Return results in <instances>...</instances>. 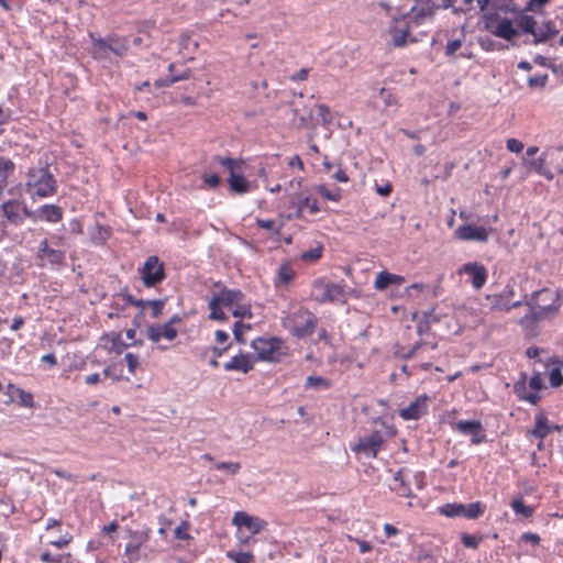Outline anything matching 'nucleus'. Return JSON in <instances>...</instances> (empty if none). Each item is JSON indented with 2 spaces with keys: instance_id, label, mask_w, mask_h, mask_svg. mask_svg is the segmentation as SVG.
Returning a JSON list of instances; mask_svg holds the SVG:
<instances>
[{
  "instance_id": "f257e3e1",
  "label": "nucleus",
  "mask_w": 563,
  "mask_h": 563,
  "mask_svg": "<svg viewBox=\"0 0 563 563\" xmlns=\"http://www.w3.org/2000/svg\"><path fill=\"white\" fill-rule=\"evenodd\" d=\"M25 190L32 199L46 198L57 190V181L48 167H33L27 173Z\"/></svg>"
},
{
  "instance_id": "f03ea898",
  "label": "nucleus",
  "mask_w": 563,
  "mask_h": 563,
  "mask_svg": "<svg viewBox=\"0 0 563 563\" xmlns=\"http://www.w3.org/2000/svg\"><path fill=\"white\" fill-rule=\"evenodd\" d=\"M283 323L294 336L305 339L314 332L318 318L309 310L299 308L288 314Z\"/></svg>"
},
{
  "instance_id": "7ed1b4c3",
  "label": "nucleus",
  "mask_w": 563,
  "mask_h": 563,
  "mask_svg": "<svg viewBox=\"0 0 563 563\" xmlns=\"http://www.w3.org/2000/svg\"><path fill=\"white\" fill-rule=\"evenodd\" d=\"M559 294L555 290L543 288L533 294L532 298L527 301L534 320H542L558 311L556 303Z\"/></svg>"
},
{
  "instance_id": "20e7f679",
  "label": "nucleus",
  "mask_w": 563,
  "mask_h": 563,
  "mask_svg": "<svg viewBox=\"0 0 563 563\" xmlns=\"http://www.w3.org/2000/svg\"><path fill=\"white\" fill-rule=\"evenodd\" d=\"M251 345L261 361L277 362L283 355L284 342L279 338H257Z\"/></svg>"
},
{
  "instance_id": "39448f33",
  "label": "nucleus",
  "mask_w": 563,
  "mask_h": 563,
  "mask_svg": "<svg viewBox=\"0 0 563 563\" xmlns=\"http://www.w3.org/2000/svg\"><path fill=\"white\" fill-rule=\"evenodd\" d=\"M139 273L146 287H154L166 277L164 263L155 255L150 256L145 261L142 268L139 269Z\"/></svg>"
},
{
  "instance_id": "423d86ee",
  "label": "nucleus",
  "mask_w": 563,
  "mask_h": 563,
  "mask_svg": "<svg viewBox=\"0 0 563 563\" xmlns=\"http://www.w3.org/2000/svg\"><path fill=\"white\" fill-rule=\"evenodd\" d=\"M90 37L93 43V53L99 55H107L108 52H111L118 56H123L128 52V42L125 38L120 37H95L91 33Z\"/></svg>"
},
{
  "instance_id": "0eeeda50",
  "label": "nucleus",
  "mask_w": 563,
  "mask_h": 563,
  "mask_svg": "<svg viewBox=\"0 0 563 563\" xmlns=\"http://www.w3.org/2000/svg\"><path fill=\"white\" fill-rule=\"evenodd\" d=\"M514 295V287L508 284L501 292L496 295H487L486 305L493 311H509L512 308H518L522 305L521 300L511 302Z\"/></svg>"
},
{
  "instance_id": "6e6552de",
  "label": "nucleus",
  "mask_w": 563,
  "mask_h": 563,
  "mask_svg": "<svg viewBox=\"0 0 563 563\" xmlns=\"http://www.w3.org/2000/svg\"><path fill=\"white\" fill-rule=\"evenodd\" d=\"M485 511V506L479 503L446 504L441 508V512L448 517H465L467 519H476Z\"/></svg>"
},
{
  "instance_id": "1a4fd4ad",
  "label": "nucleus",
  "mask_w": 563,
  "mask_h": 563,
  "mask_svg": "<svg viewBox=\"0 0 563 563\" xmlns=\"http://www.w3.org/2000/svg\"><path fill=\"white\" fill-rule=\"evenodd\" d=\"M318 292L316 300L318 302H342L344 301V287L334 283L317 282L313 286Z\"/></svg>"
},
{
  "instance_id": "9d476101",
  "label": "nucleus",
  "mask_w": 563,
  "mask_h": 563,
  "mask_svg": "<svg viewBox=\"0 0 563 563\" xmlns=\"http://www.w3.org/2000/svg\"><path fill=\"white\" fill-rule=\"evenodd\" d=\"M218 163L230 172L229 185L232 191L236 194H245L250 190L247 180L239 174L234 173L236 162L232 158L216 157Z\"/></svg>"
},
{
  "instance_id": "9b49d317",
  "label": "nucleus",
  "mask_w": 563,
  "mask_h": 563,
  "mask_svg": "<svg viewBox=\"0 0 563 563\" xmlns=\"http://www.w3.org/2000/svg\"><path fill=\"white\" fill-rule=\"evenodd\" d=\"M429 401L427 395L418 396L408 407L400 409L399 416L405 420H418L427 413Z\"/></svg>"
},
{
  "instance_id": "f8f14e48",
  "label": "nucleus",
  "mask_w": 563,
  "mask_h": 563,
  "mask_svg": "<svg viewBox=\"0 0 563 563\" xmlns=\"http://www.w3.org/2000/svg\"><path fill=\"white\" fill-rule=\"evenodd\" d=\"M490 230L473 224H463L455 231L456 236L462 241L486 242Z\"/></svg>"
},
{
  "instance_id": "ddd939ff",
  "label": "nucleus",
  "mask_w": 563,
  "mask_h": 563,
  "mask_svg": "<svg viewBox=\"0 0 563 563\" xmlns=\"http://www.w3.org/2000/svg\"><path fill=\"white\" fill-rule=\"evenodd\" d=\"M454 429L463 434L472 435V443L479 444L485 441L486 435L478 420H461L454 423Z\"/></svg>"
},
{
  "instance_id": "4468645a",
  "label": "nucleus",
  "mask_w": 563,
  "mask_h": 563,
  "mask_svg": "<svg viewBox=\"0 0 563 563\" xmlns=\"http://www.w3.org/2000/svg\"><path fill=\"white\" fill-rule=\"evenodd\" d=\"M150 529L144 530H128L130 542L125 545V554L130 559H136L140 548L148 541Z\"/></svg>"
},
{
  "instance_id": "2eb2a0df",
  "label": "nucleus",
  "mask_w": 563,
  "mask_h": 563,
  "mask_svg": "<svg viewBox=\"0 0 563 563\" xmlns=\"http://www.w3.org/2000/svg\"><path fill=\"white\" fill-rule=\"evenodd\" d=\"M459 273H464L471 276V283L475 289H481L487 279V271L484 265L478 263L464 264Z\"/></svg>"
},
{
  "instance_id": "dca6fc26",
  "label": "nucleus",
  "mask_w": 563,
  "mask_h": 563,
  "mask_svg": "<svg viewBox=\"0 0 563 563\" xmlns=\"http://www.w3.org/2000/svg\"><path fill=\"white\" fill-rule=\"evenodd\" d=\"M383 441L380 432L375 431L371 435L362 438L355 450L365 453L367 456H376Z\"/></svg>"
},
{
  "instance_id": "f3484780",
  "label": "nucleus",
  "mask_w": 563,
  "mask_h": 563,
  "mask_svg": "<svg viewBox=\"0 0 563 563\" xmlns=\"http://www.w3.org/2000/svg\"><path fill=\"white\" fill-rule=\"evenodd\" d=\"M23 209L24 203L19 200H8L1 205L4 218L14 225L23 222Z\"/></svg>"
},
{
  "instance_id": "a211bd4d",
  "label": "nucleus",
  "mask_w": 563,
  "mask_h": 563,
  "mask_svg": "<svg viewBox=\"0 0 563 563\" xmlns=\"http://www.w3.org/2000/svg\"><path fill=\"white\" fill-rule=\"evenodd\" d=\"M178 331L170 323L165 322L163 325H152L147 329V338L153 342H158L162 338L173 341L177 336Z\"/></svg>"
},
{
  "instance_id": "6ab92c4d",
  "label": "nucleus",
  "mask_w": 563,
  "mask_h": 563,
  "mask_svg": "<svg viewBox=\"0 0 563 563\" xmlns=\"http://www.w3.org/2000/svg\"><path fill=\"white\" fill-rule=\"evenodd\" d=\"M389 32L393 45L402 47L406 45V38L410 34V25L405 20H396Z\"/></svg>"
},
{
  "instance_id": "aec40b11",
  "label": "nucleus",
  "mask_w": 563,
  "mask_h": 563,
  "mask_svg": "<svg viewBox=\"0 0 563 563\" xmlns=\"http://www.w3.org/2000/svg\"><path fill=\"white\" fill-rule=\"evenodd\" d=\"M492 33L509 42L514 41L519 35L512 21L507 18L499 20L495 29L492 30Z\"/></svg>"
},
{
  "instance_id": "412c9836",
  "label": "nucleus",
  "mask_w": 563,
  "mask_h": 563,
  "mask_svg": "<svg viewBox=\"0 0 563 563\" xmlns=\"http://www.w3.org/2000/svg\"><path fill=\"white\" fill-rule=\"evenodd\" d=\"M224 369L228 372L240 371L246 374L253 369L252 357L249 354L235 355L228 363L224 364Z\"/></svg>"
},
{
  "instance_id": "4be33fe9",
  "label": "nucleus",
  "mask_w": 563,
  "mask_h": 563,
  "mask_svg": "<svg viewBox=\"0 0 563 563\" xmlns=\"http://www.w3.org/2000/svg\"><path fill=\"white\" fill-rule=\"evenodd\" d=\"M514 393L519 399L536 405L540 400L538 393H527V374L521 373L520 378L514 384Z\"/></svg>"
},
{
  "instance_id": "5701e85b",
  "label": "nucleus",
  "mask_w": 563,
  "mask_h": 563,
  "mask_svg": "<svg viewBox=\"0 0 563 563\" xmlns=\"http://www.w3.org/2000/svg\"><path fill=\"white\" fill-rule=\"evenodd\" d=\"M558 33L559 30L555 29L554 24L551 21L542 22L541 24L538 22L532 43H544L548 40L554 37Z\"/></svg>"
},
{
  "instance_id": "b1692460",
  "label": "nucleus",
  "mask_w": 563,
  "mask_h": 563,
  "mask_svg": "<svg viewBox=\"0 0 563 563\" xmlns=\"http://www.w3.org/2000/svg\"><path fill=\"white\" fill-rule=\"evenodd\" d=\"M404 282H405V278L402 276L383 271L377 274L375 282H374V287L377 290H384L389 285H393V284L401 285Z\"/></svg>"
},
{
  "instance_id": "393cba45",
  "label": "nucleus",
  "mask_w": 563,
  "mask_h": 563,
  "mask_svg": "<svg viewBox=\"0 0 563 563\" xmlns=\"http://www.w3.org/2000/svg\"><path fill=\"white\" fill-rule=\"evenodd\" d=\"M560 430L559 426H550L548 418L544 415H538L536 417V426L531 431V434L540 440L544 439L552 430Z\"/></svg>"
},
{
  "instance_id": "a878e982",
  "label": "nucleus",
  "mask_w": 563,
  "mask_h": 563,
  "mask_svg": "<svg viewBox=\"0 0 563 563\" xmlns=\"http://www.w3.org/2000/svg\"><path fill=\"white\" fill-rule=\"evenodd\" d=\"M216 296L222 306L225 307H231L234 303L239 305L244 298L243 292L238 289H222L219 295Z\"/></svg>"
},
{
  "instance_id": "bb28decb",
  "label": "nucleus",
  "mask_w": 563,
  "mask_h": 563,
  "mask_svg": "<svg viewBox=\"0 0 563 563\" xmlns=\"http://www.w3.org/2000/svg\"><path fill=\"white\" fill-rule=\"evenodd\" d=\"M516 25L523 33H528V34H531L532 36H534L538 21L533 16L522 13L516 18Z\"/></svg>"
},
{
  "instance_id": "cd10ccee",
  "label": "nucleus",
  "mask_w": 563,
  "mask_h": 563,
  "mask_svg": "<svg viewBox=\"0 0 563 563\" xmlns=\"http://www.w3.org/2000/svg\"><path fill=\"white\" fill-rule=\"evenodd\" d=\"M42 219L47 222H58L63 218V209L56 205H44L41 207Z\"/></svg>"
},
{
  "instance_id": "c85d7f7f",
  "label": "nucleus",
  "mask_w": 563,
  "mask_h": 563,
  "mask_svg": "<svg viewBox=\"0 0 563 563\" xmlns=\"http://www.w3.org/2000/svg\"><path fill=\"white\" fill-rule=\"evenodd\" d=\"M394 482H395V485L391 486L393 490L397 492L400 496H404V497H410L411 496V492L407 487V485L405 484V481H404V470H399L394 475Z\"/></svg>"
},
{
  "instance_id": "c756f323",
  "label": "nucleus",
  "mask_w": 563,
  "mask_h": 563,
  "mask_svg": "<svg viewBox=\"0 0 563 563\" xmlns=\"http://www.w3.org/2000/svg\"><path fill=\"white\" fill-rule=\"evenodd\" d=\"M222 303L220 302V300L217 298L216 295L209 301V309H210L209 318L211 320L222 321V320L227 319L223 310L220 307Z\"/></svg>"
},
{
  "instance_id": "7c9ffc66",
  "label": "nucleus",
  "mask_w": 563,
  "mask_h": 563,
  "mask_svg": "<svg viewBox=\"0 0 563 563\" xmlns=\"http://www.w3.org/2000/svg\"><path fill=\"white\" fill-rule=\"evenodd\" d=\"M331 387V383L329 379L323 378L321 376H308L306 379L305 388H314V389H329Z\"/></svg>"
},
{
  "instance_id": "2f4dec72",
  "label": "nucleus",
  "mask_w": 563,
  "mask_h": 563,
  "mask_svg": "<svg viewBox=\"0 0 563 563\" xmlns=\"http://www.w3.org/2000/svg\"><path fill=\"white\" fill-rule=\"evenodd\" d=\"M511 507L517 515H521L525 518H530L533 514V509L527 506L521 498L514 499Z\"/></svg>"
},
{
  "instance_id": "473e14b6",
  "label": "nucleus",
  "mask_w": 563,
  "mask_h": 563,
  "mask_svg": "<svg viewBox=\"0 0 563 563\" xmlns=\"http://www.w3.org/2000/svg\"><path fill=\"white\" fill-rule=\"evenodd\" d=\"M71 555L68 554H58L52 555L49 552L45 551L41 554V561L44 563H70Z\"/></svg>"
},
{
  "instance_id": "72a5a7b5",
  "label": "nucleus",
  "mask_w": 563,
  "mask_h": 563,
  "mask_svg": "<svg viewBox=\"0 0 563 563\" xmlns=\"http://www.w3.org/2000/svg\"><path fill=\"white\" fill-rule=\"evenodd\" d=\"M267 526V522L258 517H251L249 525H246V529L251 532V534H257L262 530H264Z\"/></svg>"
},
{
  "instance_id": "f704fd0d",
  "label": "nucleus",
  "mask_w": 563,
  "mask_h": 563,
  "mask_svg": "<svg viewBox=\"0 0 563 563\" xmlns=\"http://www.w3.org/2000/svg\"><path fill=\"white\" fill-rule=\"evenodd\" d=\"M216 470L227 471L231 475H235L241 470V463L239 462H218L214 464Z\"/></svg>"
},
{
  "instance_id": "c9c22d12",
  "label": "nucleus",
  "mask_w": 563,
  "mask_h": 563,
  "mask_svg": "<svg viewBox=\"0 0 563 563\" xmlns=\"http://www.w3.org/2000/svg\"><path fill=\"white\" fill-rule=\"evenodd\" d=\"M43 258H47L53 265H60L65 260V254L60 250L52 249L51 251H47V254Z\"/></svg>"
},
{
  "instance_id": "e433bc0d",
  "label": "nucleus",
  "mask_w": 563,
  "mask_h": 563,
  "mask_svg": "<svg viewBox=\"0 0 563 563\" xmlns=\"http://www.w3.org/2000/svg\"><path fill=\"white\" fill-rule=\"evenodd\" d=\"M294 278V271L288 264H283L278 269V279L288 284Z\"/></svg>"
},
{
  "instance_id": "4c0bfd02",
  "label": "nucleus",
  "mask_w": 563,
  "mask_h": 563,
  "mask_svg": "<svg viewBox=\"0 0 563 563\" xmlns=\"http://www.w3.org/2000/svg\"><path fill=\"white\" fill-rule=\"evenodd\" d=\"M424 318H426V321L421 322L418 325V333L419 334H422V333L427 332L431 323L439 321L438 316L433 311H431L429 313H426Z\"/></svg>"
},
{
  "instance_id": "58836bf2",
  "label": "nucleus",
  "mask_w": 563,
  "mask_h": 563,
  "mask_svg": "<svg viewBox=\"0 0 563 563\" xmlns=\"http://www.w3.org/2000/svg\"><path fill=\"white\" fill-rule=\"evenodd\" d=\"M549 380L552 387H560L563 385V375L559 367H554L551 369Z\"/></svg>"
},
{
  "instance_id": "ea45409f",
  "label": "nucleus",
  "mask_w": 563,
  "mask_h": 563,
  "mask_svg": "<svg viewBox=\"0 0 563 563\" xmlns=\"http://www.w3.org/2000/svg\"><path fill=\"white\" fill-rule=\"evenodd\" d=\"M462 543L466 548L476 549L479 544V542L483 540V537H475L468 533H463L462 537Z\"/></svg>"
},
{
  "instance_id": "a19ab883",
  "label": "nucleus",
  "mask_w": 563,
  "mask_h": 563,
  "mask_svg": "<svg viewBox=\"0 0 563 563\" xmlns=\"http://www.w3.org/2000/svg\"><path fill=\"white\" fill-rule=\"evenodd\" d=\"M318 115L321 118L323 125H329L332 122L331 112L328 106L319 104L318 106Z\"/></svg>"
},
{
  "instance_id": "79ce46f5",
  "label": "nucleus",
  "mask_w": 563,
  "mask_h": 563,
  "mask_svg": "<svg viewBox=\"0 0 563 563\" xmlns=\"http://www.w3.org/2000/svg\"><path fill=\"white\" fill-rule=\"evenodd\" d=\"M251 515L244 512V511H238L233 516V523L238 527H246L251 520Z\"/></svg>"
},
{
  "instance_id": "37998d69",
  "label": "nucleus",
  "mask_w": 563,
  "mask_h": 563,
  "mask_svg": "<svg viewBox=\"0 0 563 563\" xmlns=\"http://www.w3.org/2000/svg\"><path fill=\"white\" fill-rule=\"evenodd\" d=\"M322 255V247L318 246L311 250H308L302 253L301 258L307 262H313L318 258H320Z\"/></svg>"
},
{
  "instance_id": "c03bdc74",
  "label": "nucleus",
  "mask_w": 563,
  "mask_h": 563,
  "mask_svg": "<svg viewBox=\"0 0 563 563\" xmlns=\"http://www.w3.org/2000/svg\"><path fill=\"white\" fill-rule=\"evenodd\" d=\"M14 169V164L11 159L0 157V176H9Z\"/></svg>"
},
{
  "instance_id": "a18cd8bd",
  "label": "nucleus",
  "mask_w": 563,
  "mask_h": 563,
  "mask_svg": "<svg viewBox=\"0 0 563 563\" xmlns=\"http://www.w3.org/2000/svg\"><path fill=\"white\" fill-rule=\"evenodd\" d=\"M305 207L309 208L311 213H317L320 210L317 200L311 201L309 197H305L300 200L298 212L300 213Z\"/></svg>"
},
{
  "instance_id": "49530a36",
  "label": "nucleus",
  "mask_w": 563,
  "mask_h": 563,
  "mask_svg": "<svg viewBox=\"0 0 563 563\" xmlns=\"http://www.w3.org/2000/svg\"><path fill=\"white\" fill-rule=\"evenodd\" d=\"M19 393V401L22 406L32 408L34 406L33 395L31 393L24 391L23 389H18Z\"/></svg>"
},
{
  "instance_id": "de8ad7c7",
  "label": "nucleus",
  "mask_w": 563,
  "mask_h": 563,
  "mask_svg": "<svg viewBox=\"0 0 563 563\" xmlns=\"http://www.w3.org/2000/svg\"><path fill=\"white\" fill-rule=\"evenodd\" d=\"M548 81V75L534 76L528 79L530 88H544Z\"/></svg>"
},
{
  "instance_id": "09e8293b",
  "label": "nucleus",
  "mask_w": 563,
  "mask_h": 563,
  "mask_svg": "<svg viewBox=\"0 0 563 563\" xmlns=\"http://www.w3.org/2000/svg\"><path fill=\"white\" fill-rule=\"evenodd\" d=\"M165 299H157V300H148V307L152 309V316L153 318H157L163 310V307L165 305Z\"/></svg>"
},
{
  "instance_id": "8fccbe9b",
  "label": "nucleus",
  "mask_w": 563,
  "mask_h": 563,
  "mask_svg": "<svg viewBox=\"0 0 563 563\" xmlns=\"http://www.w3.org/2000/svg\"><path fill=\"white\" fill-rule=\"evenodd\" d=\"M256 223L262 229L274 231L275 234L280 233V227L276 228L274 220L257 219Z\"/></svg>"
},
{
  "instance_id": "3c124183",
  "label": "nucleus",
  "mask_w": 563,
  "mask_h": 563,
  "mask_svg": "<svg viewBox=\"0 0 563 563\" xmlns=\"http://www.w3.org/2000/svg\"><path fill=\"white\" fill-rule=\"evenodd\" d=\"M125 361H126V364H128V367H129V372L131 374H134L137 365H139V356L133 354V353H126L125 356H124Z\"/></svg>"
},
{
  "instance_id": "603ef678",
  "label": "nucleus",
  "mask_w": 563,
  "mask_h": 563,
  "mask_svg": "<svg viewBox=\"0 0 563 563\" xmlns=\"http://www.w3.org/2000/svg\"><path fill=\"white\" fill-rule=\"evenodd\" d=\"M188 528H189L188 522H186V521L181 522V525H179L175 529V537H176V539H178V540H187V539H189V534L187 533Z\"/></svg>"
},
{
  "instance_id": "864d4df0",
  "label": "nucleus",
  "mask_w": 563,
  "mask_h": 563,
  "mask_svg": "<svg viewBox=\"0 0 563 563\" xmlns=\"http://www.w3.org/2000/svg\"><path fill=\"white\" fill-rule=\"evenodd\" d=\"M506 145L512 153H520L523 150V143L517 139H508Z\"/></svg>"
},
{
  "instance_id": "5fc2aeb1",
  "label": "nucleus",
  "mask_w": 563,
  "mask_h": 563,
  "mask_svg": "<svg viewBox=\"0 0 563 563\" xmlns=\"http://www.w3.org/2000/svg\"><path fill=\"white\" fill-rule=\"evenodd\" d=\"M319 192L328 200H331V201H338L339 198H340V194H339V190L338 191H331V190H328L324 186H319L318 188Z\"/></svg>"
},
{
  "instance_id": "6e6d98bb",
  "label": "nucleus",
  "mask_w": 563,
  "mask_h": 563,
  "mask_svg": "<svg viewBox=\"0 0 563 563\" xmlns=\"http://www.w3.org/2000/svg\"><path fill=\"white\" fill-rule=\"evenodd\" d=\"M31 219L32 221H37L40 219H42V214H41V207L37 209V210H30L25 205H24V209H23V220L24 219Z\"/></svg>"
},
{
  "instance_id": "4d7b16f0",
  "label": "nucleus",
  "mask_w": 563,
  "mask_h": 563,
  "mask_svg": "<svg viewBox=\"0 0 563 563\" xmlns=\"http://www.w3.org/2000/svg\"><path fill=\"white\" fill-rule=\"evenodd\" d=\"M250 325L242 323L241 321L235 322L233 333L236 341L242 342V334L245 330H249Z\"/></svg>"
},
{
  "instance_id": "13d9d810",
  "label": "nucleus",
  "mask_w": 563,
  "mask_h": 563,
  "mask_svg": "<svg viewBox=\"0 0 563 563\" xmlns=\"http://www.w3.org/2000/svg\"><path fill=\"white\" fill-rule=\"evenodd\" d=\"M529 387L536 390H540L543 387V382L541 378V375L539 373H536L529 380Z\"/></svg>"
},
{
  "instance_id": "bf43d9fd",
  "label": "nucleus",
  "mask_w": 563,
  "mask_h": 563,
  "mask_svg": "<svg viewBox=\"0 0 563 563\" xmlns=\"http://www.w3.org/2000/svg\"><path fill=\"white\" fill-rule=\"evenodd\" d=\"M533 62L537 65H540L542 67L550 68L553 71V67H555V63L551 62L549 58L544 57L543 55H537L533 59Z\"/></svg>"
},
{
  "instance_id": "052dcab7",
  "label": "nucleus",
  "mask_w": 563,
  "mask_h": 563,
  "mask_svg": "<svg viewBox=\"0 0 563 563\" xmlns=\"http://www.w3.org/2000/svg\"><path fill=\"white\" fill-rule=\"evenodd\" d=\"M462 46L461 40H453L450 41L445 48V54L451 56L454 55L457 49H460Z\"/></svg>"
},
{
  "instance_id": "680f3d73",
  "label": "nucleus",
  "mask_w": 563,
  "mask_h": 563,
  "mask_svg": "<svg viewBox=\"0 0 563 563\" xmlns=\"http://www.w3.org/2000/svg\"><path fill=\"white\" fill-rule=\"evenodd\" d=\"M203 181L210 188H216L220 184V177L217 174L203 175Z\"/></svg>"
},
{
  "instance_id": "e2e57ef3",
  "label": "nucleus",
  "mask_w": 563,
  "mask_h": 563,
  "mask_svg": "<svg viewBox=\"0 0 563 563\" xmlns=\"http://www.w3.org/2000/svg\"><path fill=\"white\" fill-rule=\"evenodd\" d=\"M71 539H73V537L70 534L66 533L65 536H62L59 539L53 540L49 543L52 545H55L58 549H62V548L66 547L71 541Z\"/></svg>"
},
{
  "instance_id": "0e129e2a",
  "label": "nucleus",
  "mask_w": 563,
  "mask_h": 563,
  "mask_svg": "<svg viewBox=\"0 0 563 563\" xmlns=\"http://www.w3.org/2000/svg\"><path fill=\"white\" fill-rule=\"evenodd\" d=\"M521 540L525 542H530L533 545H538L540 543V537L537 533H532V532H525L521 536Z\"/></svg>"
},
{
  "instance_id": "69168bd1",
  "label": "nucleus",
  "mask_w": 563,
  "mask_h": 563,
  "mask_svg": "<svg viewBox=\"0 0 563 563\" xmlns=\"http://www.w3.org/2000/svg\"><path fill=\"white\" fill-rule=\"evenodd\" d=\"M235 563H251L253 555L250 552H239L234 558Z\"/></svg>"
},
{
  "instance_id": "338daca9",
  "label": "nucleus",
  "mask_w": 563,
  "mask_h": 563,
  "mask_svg": "<svg viewBox=\"0 0 563 563\" xmlns=\"http://www.w3.org/2000/svg\"><path fill=\"white\" fill-rule=\"evenodd\" d=\"M529 164L538 174H540L545 167V162L542 156L531 161Z\"/></svg>"
},
{
  "instance_id": "774afa93",
  "label": "nucleus",
  "mask_w": 563,
  "mask_h": 563,
  "mask_svg": "<svg viewBox=\"0 0 563 563\" xmlns=\"http://www.w3.org/2000/svg\"><path fill=\"white\" fill-rule=\"evenodd\" d=\"M308 75H309V69L307 68H301L298 73H296L295 75H292L290 78L291 80L294 81H297V80H306L308 78Z\"/></svg>"
}]
</instances>
